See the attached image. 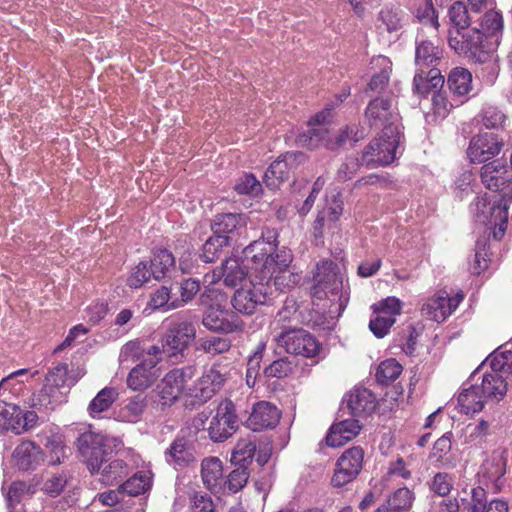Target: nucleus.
<instances>
[{
    "mask_svg": "<svg viewBox=\"0 0 512 512\" xmlns=\"http://www.w3.org/2000/svg\"><path fill=\"white\" fill-rule=\"evenodd\" d=\"M277 232L267 229L262 236L244 248L243 253L247 259H251L250 269L255 278L268 285L273 283L275 288L284 291L294 286L299 280L298 275L290 271L292 262L290 251L281 250L275 253L277 247Z\"/></svg>",
    "mask_w": 512,
    "mask_h": 512,
    "instance_id": "nucleus-1",
    "label": "nucleus"
},
{
    "mask_svg": "<svg viewBox=\"0 0 512 512\" xmlns=\"http://www.w3.org/2000/svg\"><path fill=\"white\" fill-rule=\"evenodd\" d=\"M162 359L159 346H141L139 342L126 343L120 352V361L129 362L139 360L140 363L129 372L127 386L134 391H144L152 386L159 377L157 364Z\"/></svg>",
    "mask_w": 512,
    "mask_h": 512,
    "instance_id": "nucleus-2",
    "label": "nucleus"
},
{
    "mask_svg": "<svg viewBox=\"0 0 512 512\" xmlns=\"http://www.w3.org/2000/svg\"><path fill=\"white\" fill-rule=\"evenodd\" d=\"M201 304L207 308L202 324L213 332L233 333L242 330L243 324L231 311L226 309V296L215 289H206L200 297Z\"/></svg>",
    "mask_w": 512,
    "mask_h": 512,
    "instance_id": "nucleus-3",
    "label": "nucleus"
},
{
    "mask_svg": "<svg viewBox=\"0 0 512 512\" xmlns=\"http://www.w3.org/2000/svg\"><path fill=\"white\" fill-rule=\"evenodd\" d=\"M312 280L311 295L314 301L327 299L328 302H338L342 294L350 295L349 289L344 287L338 265L331 260H321L316 264Z\"/></svg>",
    "mask_w": 512,
    "mask_h": 512,
    "instance_id": "nucleus-4",
    "label": "nucleus"
},
{
    "mask_svg": "<svg viewBox=\"0 0 512 512\" xmlns=\"http://www.w3.org/2000/svg\"><path fill=\"white\" fill-rule=\"evenodd\" d=\"M120 445L121 441L118 438L91 431L81 434L78 438L79 452L92 473L99 472Z\"/></svg>",
    "mask_w": 512,
    "mask_h": 512,
    "instance_id": "nucleus-5",
    "label": "nucleus"
},
{
    "mask_svg": "<svg viewBox=\"0 0 512 512\" xmlns=\"http://www.w3.org/2000/svg\"><path fill=\"white\" fill-rule=\"evenodd\" d=\"M68 366L58 364L46 376L45 384L38 394H33L29 404L35 408H48L64 402L65 394L70 387L68 383Z\"/></svg>",
    "mask_w": 512,
    "mask_h": 512,
    "instance_id": "nucleus-6",
    "label": "nucleus"
},
{
    "mask_svg": "<svg viewBox=\"0 0 512 512\" xmlns=\"http://www.w3.org/2000/svg\"><path fill=\"white\" fill-rule=\"evenodd\" d=\"M400 127L386 126V130L374 139L364 153V160L375 165L384 166L392 163L396 158L397 148L400 143Z\"/></svg>",
    "mask_w": 512,
    "mask_h": 512,
    "instance_id": "nucleus-7",
    "label": "nucleus"
},
{
    "mask_svg": "<svg viewBox=\"0 0 512 512\" xmlns=\"http://www.w3.org/2000/svg\"><path fill=\"white\" fill-rule=\"evenodd\" d=\"M486 39L478 27L449 30V46L459 55L481 62L485 56Z\"/></svg>",
    "mask_w": 512,
    "mask_h": 512,
    "instance_id": "nucleus-8",
    "label": "nucleus"
},
{
    "mask_svg": "<svg viewBox=\"0 0 512 512\" xmlns=\"http://www.w3.org/2000/svg\"><path fill=\"white\" fill-rule=\"evenodd\" d=\"M275 342L287 353L314 357L320 350L316 338L302 328H285L274 337Z\"/></svg>",
    "mask_w": 512,
    "mask_h": 512,
    "instance_id": "nucleus-9",
    "label": "nucleus"
},
{
    "mask_svg": "<svg viewBox=\"0 0 512 512\" xmlns=\"http://www.w3.org/2000/svg\"><path fill=\"white\" fill-rule=\"evenodd\" d=\"M270 293L267 284L261 280L255 283L250 277L248 282L235 291L231 304L239 313L252 315L258 306L266 303Z\"/></svg>",
    "mask_w": 512,
    "mask_h": 512,
    "instance_id": "nucleus-10",
    "label": "nucleus"
},
{
    "mask_svg": "<svg viewBox=\"0 0 512 512\" xmlns=\"http://www.w3.org/2000/svg\"><path fill=\"white\" fill-rule=\"evenodd\" d=\"M238 428V416L234 403L229 399L222 400L212 417L208 434L213 442H223L231 437Z\"/></svg>",
    "mask_w": 512,
    "mask_h": 512,
    "instance_id": "nucleus-11",
    "label": "nucleus"
},
{
    "mask_svg": "<svg viewBox=\"0 0 512 512\" xmlns=\"http://www.w3.org/2000/svg\"><path fill=\"white\" fill-rule=\"evenodd\" d=\"M196 337V329L193 323L188 320L172 321L167 328L161 352L168 356H175L182 353Z\"/></svg>",
    "mask_w": 512,
    "mask_h": 512,
    "instance_id": "nucleus-12",
    "label": "nucleus"
},
{
    "mask_svg": "<svg viewBox=\"0 0 512 512\" xmlns=\"http://www.w3.org/2000/svg\"><path fill=\"white\" fill-rule=\"evenodd\" d=\"M480 178L487 189L499 192L503 201L512 198V178L504 162L494 160L484 164L480 169Z\"/></svg>",
    "mask_w": 512,
    "mask_h": 512,
    "instance_id": "nucleus-13",
    "label": "nucleus"
},
{
    "mask_svg": "<svg viewBox=\"0 0 512 512\" xmlns=\"http://www.w3.org/2000/svg\"><path fill=\"white\" fill-rule=\"evenodd\" d=\"M220 365H212L204 370L202 376L187 392L194 403L203 404L210 400L224 385L226 373Z\"/></svg>",
    "mask_w": 512,
    "mask_h": 512,
    "instance_id": "nucleus-14",
    "label": "nucleus"
},
{
    "mask_svg": "<svg viewBox=\"0 0 512 512\" xmlns=\"http://www.w3.org/2000/svg\"><path fill=\"white\" fill-rule=\"evenodd\" d=\"M191 367L173 369L168 372L156 387L162 406H170L185 392L187 382L192 378Z\"/></svg>",
    "mask_w": 512,
    "mask_h": 512,
    "instance_id": "nucleus-15",
    "label": "nucleus"
},
{
    "mask_svg": "<svg viewBox=\"0 0 512 512\" xmlns=\"http://www.w3.org/2000/svg\"><path fill=\"white\" fill-rule=\"evenodd\" d=\"M507 202L491 203L486 196L477 197L473 204L475 216L479 222L494 224L498 226V231L494 232V237L500 239L506 229L508 213Z\"/></svg>",
    "mask_w": 512,
    "mask_h": 512,
    "instance_id": "nucleus-16",
    "label": "nucleus"
},
{
    "mask_svg": "<svg viewBox=\"0 0 512 512\" xmlns=\"http://www.w3.org/2000/svg\"><path fill=\"white\" fill-rule=\"evenodd\" d=\"M363 459L364 451L359 446L344 451L337 460L331 484L334 487H342L353 481L362 469Z\"/></svg>",
    "mask_w": 512,
    "mask_h": 512,
    "instance_id": "nucleus-17",
    "label": "nucleus"
},
{
    "mask_svg": "<svg viewBox=\"0 0 512 512\" xmlns=\"http://www.w3.org/2000/svg\"><path fill=\"white\" fill-rule=\"evenodd\" d=\"M325 302L320 304L322 300H313V309L309 312V323L321 330H330L334 327L336 319L342 314L348 304V296L342 294L338 298V302Z\"/></svg>",
    "mask_w": 512,
    "mask_h": 512,
    "instance_id": "nucleus-18",
    "label": "nucleus"
},
{
    "mask_svg": "<svg viewBox=\"0 0 512 512\" xmlns=\"http://www.w3.org/2000/svg\"><path fill=\"white\" fill-rule=\"evenodd\" d=\"M305 161L302 152H287L275 160L264 174V182L270 188H277L289 178L290 172Z\"/></svg>",
    "mask_w": 512,
    "mask_h": 512,
    "instance_id": "nucleus-19",
    "label": "nucleus"
},
{
    "mask_svg": "<svg viewBox=\"0 0 512 512\" xmlns=\"http://www.w3.org/2000/svg\"><path fill=\"white\" fill-rule=\"evenodd\" d=\"M463 298V294L450 297L447 292L440 291L422 305V315L430 320L442 322L453 313Z\"/></svg>",
    "mask_w": 512,
    "mask_h": 512,
    "instance_id": "nucleus-20",
    "label": "nucleus"
},
{
    "mask_svg": "<svg viewBox=\"0 0 512 512\" xmlns=\"http://www.w3.org/2000/svg\"><path fill=\"white\" fill-rule=\"evenodd\" d=\"M365 117L371 127H383V130H386V126L400 127L399 115L388 97H377L370 101Z\"/></svg>",
    "mask_w": 512,
    "mask_h": 512,
    "instance_id": "nucleus-21",
    "label": "nucleus"
},
{
    "mask_svg": "<svg viewBox=\"0 0 512 512\" xmlns=\"http://www.w3.org/2000/svg\"><path fill=\"white\" fill-rule=\"evenodd\" d=\"M503 145L498 135L485 132L472 138L467 153L472 162L481 163L499 154Z\"/></svg>",
    "mask_w": 512,
    "mask_h": 512,
    "instance_id": "nucleus-22",
    "label": "nucleus"
},
{
    "mask_svg": "<svg viewBox=\"0 0 512 512\" xmlns=\"http://www.w3.org/2000/svg\"><path fill=\"white\" fill-rule=\"evenodd\" d=\"M244 255V259L240 257H229L227 258L221 265V272L218 275V279L222 278L224 284L227 287L234 288L238 285H243L247 281L249 271L248 266L245 263L246 261H251V259H247Z\"/></svg>",
    "mask_w": 512,
    "mask_h": 512,
    "instance_id": "nucleus-23",
    "label": "nucleus"
},
{
    "mask_svg": "<svg viewBox=\"0 0 512 512\" xmlns=\"http://www.w3.org/2000/svg\"><path fill=\"white\" fill-rule=\"evenodd\" d=\"M12 459L14 465L22 471L35 470L43 461V452L31 441H23L16 446Z\"/></svg>",
    "mask_w": 512,
    "mask_h": 512,
    "instance_id": "nucleus-24",
    "label": "nucleus"
},
{
    "mask_svg": "<svg viewBox=\"0 0 512 512\" xmlns=\"http://www.w3.org/2000/svg\"><path fill=\"white\" fill-rule=\"evenodd\" d=\"M280 419L277 407L269 402L261 401L253 406V410L247 419V425L253 431L274 427Z\"/></svg>",
    "mask_w": 512,
    "mask_h": 512,
    "instance_id": "nucleus-25",
    "label": "nucleus"
},
{
    "mask_svg": "<svg viewBox=\"0 0 512 512\" xmlns=\"http://www.w3.org/2000/svg\"><path fill=\"white\" fill-rule=\"evenodd\" d=\"M166 460L170 464L187 466L195 461L193 442L185 435H178L165 452Z\"/></svg>",
    "mask_w": 512,
    "mask_h": 512,
    "instance_id": "nucleus-26",
    "label": "nucleus"
},
{
    "mask_svg": "<svg viewBox=\"0 0 512 512\" xmlns=\"http://www.w3.org/2000/svg\"><path fill=\"white\" fill-rule=\"evenodd\" d=\"M473 77L471 72L463 67L453 68L448 75V87L452 95L464 103L473 90Z\"/></svg>",
    "mask_w": 512,
    "mask_h": 512,
    "instance_id": "nucleus-27",
    "label": "nucleus"
},
{
    "mask_svg": "<svg viewBox=\"0 0 512 512\" xmlns=\"http://www.w3.org/2000/svg\"><path fill=\"white\" fill-rule=\"evenodd\" d=\"M361 426L358 420L346 419L331 426L326 443L330 447H340L354 439L360 432Z\"/></svg>",
    "mask_w": 512,
    "mask_h": 512,
    "instance_id": "nucleus-28",
    "label": "nucleus"
},
{
    "mask_svg": "<svg viewBox=\"0 0 512 512\" xmlns=\"http://www.w3.org/2000/svg\"><path fill=\"white\" fill-rule=\"evenodd\" d=\"M492 371L485 373L480 388L485 399L501 400L507 392V382L503 378L500 371L496 368L494 360H490Z\"/></svg>",
    "mask_w": 512,
    "mask_h": 512,
    "instance_id": "nucleus-29",
    "label": "nucleus"
},
{
    "mask_svg": "<svg viewBox=\"0 0 512 512\" xmlns=\"http://www.w3.org/2000/svg\"><path fill=\"white\" fill-rule=\"evenodd\" d=\"M347 405L353 416L362 417L375 410L376 399L369 389L355 388L349 395Z\"/></svg>",
    "mask_w": 512,
    "mask_h": 512,
    "instance_id": "nucleus-30",
    "label": "nucleus"
},
{
    "mask_svg": "<svg viewBox=\"0 0 512 512\" xmlns=\"http://www.w3.org/2000/svg\"><path fill=\"white\" fill-rule=\"evenodd\" d=\"M444 85V77L437 68L419 70L414 76V91L421 95L439 91Z\"/></svg>",
    "mask_w": 512,
    "mask_h": 512,
    "instance_id": "nucleus-31",
    "label": "nucleus"
},
{
    "mask_svg": "<svg viewBox=\"0 0 512 512\" xmlns=\"http://www.w3.org/2000/svg\"><path fill=\"white\" fill-rule=\"evenodd\" d=\"M247 225V216L240 213H222L215 215L211 229L214 234L225 235L240 230Z\"/></svg>",
    "mask_w": 512,
    "mask_h": 512,
    "instance_id": "nucleus-32",
    "label": "nucleus"
},
{
    "mask_svg": "<svg viewBox=\"0 0 512 512\" xmlns=\"http://www.w3.org/2000/svg\"><path fill=\"white\" fill-rule=\"evenodd\" d=\"M442 57V50L431 41L423 40L416 47L415 63L419 70L436 68L435 65Z\"/></svg>",
    "mask_w": 512,
    "mask_h": 512,
    "instance_id": "nucleus-33",
    "label": "nucleus"
},
{
    "mask_svg": "<svg viewBox=\"0 0 512 512\" xmlns=\"http://www.w3.org/2000/svg\"><path fill=\"white\" fill-rule=\"evenodd\" d=\"M147 397L141 394L128 398L119 410L118 417L127 423H137L147 409Z\"/></svg>",
    "mask_w": 512,
    "mask_h": 512,
    "instance_id": "nucleus-34",
    "label": "nucleus"
},
{
    "mask_svg": "<svg viewBox=\"0 0 512 512\" xmlns=\"http://www.w3.org/2000/svg\"><path fill=\"white\" fill-rule=\"evenodd\" d=\"M486 399L478 386L463 389L458 396V407L464 414H474L482 411Z\"/></svg>",
    "mask_w": 512,
    "mask_h": 512,
    "instance_id": "nucleus-35",
    "label": "nucleus"
},
{
    "mask_svg": "<svg viewBox=\"0 0 512 512\" xmlns=\"http://www.w3.org/2000/svg\"><path fill=\"white\" fill-rule=\"evenodd\" d=\"M201 477L209 490L217 488L223 480L222 461L213 456L204 458L201 462Z\"/></svg>",
    "mask_w": 512,
    "mask_h": 512,
    "instance_id": "nucleus-36",
    "label": "nucleus"
},
{
    "mask_svg": "<svg viewBox=\"0 0 512 512\" xmlns=\"http://www.w3.org/2000/svg\"><path fill=\"white\" fill-rule=\"evenodd\" d=\"M479 21L480 31H482L484 38L488 41L489 38H495V44H498L499 36L503 30V17L495 10L487 11L481 16Z\"/></svg>",
    "mask_w": 512,
    "mask_h": 512,
    "instance_id": "nucleus-37",
    "label": "nucleus"
},
{
    "mask_svg": "<svg viewBox=\"0 0 512 512\" xmlns=\"http://www.w3.org/2000/svg\"><path fill=\"white\" fill-rule=\"evenodd\" d=\"M175 267V257L167 249H158L154 251L151 259L150 269L154 279L160 280Z\"/></svg>",
    "mask_w": 512,
    "mask_h": 512,
    "instance_id": "nucleus-38",
    "label": "nucleus"
},
{
    "mask_svg": "<svg viewBox=\"0 0 512 512\" xmlns=\"http://www.w3.org/2000/svg\"><path fill=\"white\" fill-rule=\"evenodd\" d=\"M477 13L469 12L465 4L461 1L455 2L448 11V16L452 28L450 30H465L469 28L474 21Z\"/></svg>",
    "mask_w": 512,
    "mask_h": 512,
    "instance_id": "nucleus-39",
    "label": "nucleus"
},
{
    "mask_svg": "<svg viewBox=\"0 0 512 512\" xmlns=\"http://www.w3.org/2000/svg\"><path fill=\"white\" fill-rule=\"evenodd\" d=\"M256 452V444L250 438L239 439L231 455L235 465L246 466L251 463Z\"/></svg>",
    "mask_w": 512,
    "mask_h": 512,
    "instance_id": "nucleus-40",
    "label": "nucleus"
},
{
    "mask_svg": "<svg viewBox=\"0 0 512 512\" xmlns=\"http://www.w3.org/2000/svg\"><path fill=\"white\" fill-rule=\"evenodd\" d=\"M461 104L454 96L448 99L447 93L441 89L432 94V112L436 118H446L454 107Z\"/></svg>",
    "mask_w": 512,
    "mask_h": 512,
    "instance_id": "nucleus-41",
    "label": "nucleus"
},
{
    "mask_svg": "<svg viewBox=\"0 0 512 512\" xmlns=\"http://www.w3.org/2000/svg\"><path fill=\"white\" fill-rule=\"evenodd\" d=\"M228 245V236L213 233V236L209 237L204 243L200 257L204 262L211 263L220 256L222 249Z\"/></svg>",
    "mask_w": 512,
    "mask_h": 512,
    "instance_id": "nucleus-42",
    "label": "nucleus"
},
{
    "mask_svg": "<svg viewBox=\"0 0 512 512\" xmlns=\"http://www.w3.org/2000/svg\"><path fill=\"white\" fill-rule=\"evenodd\" d=\"M299 143L309 148H317L320 145L333 148L331 139L329 137V131L324 126H318L316 128H310L307 133H304L298 138Z\"/></svg>",
    "mask_w": 512,
    "mask_h": 512,
    "instance_id": "nucleus-43",
    "label": "nucleus"
},
{
    "mask_svg": "<svg viewBox=\"0 0 512 512\" xmlns=\"http://www.w3.org/2000/svg\"><path fill=\"white\" fill-rule=\"evenodd\" d=\"M128 465L121 459H114L104 464L98 473L101 474L100 481L104 484H112L127 476Z\"/></svg>",
    "mask_w": 512,
    "mask_h": 512,
    "instance_id": "nucleus-44",
    "label": "nucleus"
},
{
    "mask_svg": "<svg viewBox=\"0 0 512 512\" xmlns=\"http://www.w3.org/2000/svg\"><path fill=\"white\" fill-rule=\"evenodd\" d=\"M117 398V392L114 388L105 387L92 399L88 411L92 417L108 410Z\"/></svg>",
    "mask_w": 512,
    "mask_h": 512,
    "instance_id": "nucleus-45",
    "label": "nucleus"
},
{
    "mask_svg": "<svg viewBox=\"0 0 512 512\" xmlns=\"http://www.w3.org/2000/svg\"><path fill=\"white\" fill-rule=\"evenodd\" d=\"M376 65L381 66L380 73L375 74L369 82V89L376 93H382L389 81V74L392 70V63L385 56H378L374 59Z\"/></svg>",
    "mask_w": 512,
    "mask_h": 512,
    "instance_id": "nucleus-46",
    "label": "nucleus"
},
{
    "mask_svg": "<svg viewBox=\"0 0 512 512\" xmlns=\"http://www.w3.org/2000/svg\"><path fill=\"white\" fill-rule=\"evenodd\" d=\"M151 487V477L148 472H139L129 478L121 489L124 493L131 496H137L146 492Z\"/></svg>",
    "mask_w": 512,
    "mask_h": 512,
    "instance_id": "nucleus-47",
    "label": "nucleus"
},
{
    "mask_svg": "<svg viewBox=\"0 0 512 512\" xmlns=\"http://www.w3.org/2000/svg\"><path fill=\"white\" fill-rule=\"evenodd\" d=\"M401 364L395 359H387L381 362L376 372L377 381L387 384L396 380L402 373Z\"/></svg>",
    "mask_w": 512,
    "mask_h": 512,
    "instance_id": "nucleus-48",
    "label": "nucleus"
},
{
    "mask_svg": "<svg viewBox=\"0 0 512 512\" xmlns=\"http://www.w3.org/2000/svg\"><path fill=\"white\" fill-rule=\"evenodd\" d=\"M412 493L408 488H400L391 495L385 505L392 512L408 511L412 506Z\"/></svg>",
    "mask_w": 512,
    "mask_h": 512,
    "instance_id": "nucleus-49",
    "label": "nucleus"
},
{
    "mask_svg": "<svg viewBox=\"0 0 512 512\" xmlns=\"http://www.w3.org/2000/svg\"><path fill=\"white\" fill-rule=\"evenodd\" d=\"M265 348L266 344L264 342H260L253 355L247 362L246 384L249 388H253L256 384V379L260 370V362L262 360Z\"/></svg>",
    "mask_w": 512,
    "mask_h": 512,
    "instance_id": "nucleus-50",
    "label": "nucleus"
},
{
    "mask_svg": "<svg viewBox=\"0 0 512 512\" xmlns=\"http://www.w3.org/2000/svg\"><path fill=\"white\" fill-rule=\"evenodd\" d=\"M19 406L8 403L5 400L0 402V431L11 430L15 433L16 418L18 417Z\"/></svg>",
    "mask_w": 512,
    "mask_h": 512,
    "instance_id": "nucleus-51",
    "label": "nucleus"
},
{
    "mask_svg": "<svg viewBox=\"0 0 512 512\" xmlns=\"http://www.w3.org/2000/svg\"><path fill=\"white\" fill-rule=\"evenodd\" d=\"M151 276H153L152 271L150 267H148L147 262H139L131 269L127 278V285L134 289L140 288L149 281Z\"/></svg>",
    "mask_w": 512,
    "mask_h": 512,
    "instance_id": "nucleus-52",
    "label": "nucleus"
},
{
    "mask_svg": "<svg viewBox=\"0 0 512 512\" xmlns=\"http://www.w3.org/2000/svg\"><path fill=\"white\" fill-rule=\"evenodd\" d=\"M199 290H200V283L198 280L189 278V279L182 281V283L180 285L181 299L180 300L175 299V300L171 301L170 307L178 308V307L182 306L184 303L191 301L196 296V294L199 292Z\"/></svg>",
    "mask_w": 512,
    "mask_h": 512,
    "instance_id": "nucleus-53",
    "label": "nucleus"
},
{
    "mask_svg": "<svg viewBox=\"0 0 512 512\" xmlns=\"http://www.w3.org/2000/svg\"><path fill=\"white\" fill-rule=\"evenodd\" d=\"M373 313L374 317L370 320L369 328L377 338H382L388 333L396 319L391 316H384L378 312L373 311Z\"/></svg>",
    "mask_w": 512,
    "mask_h": 512,
    "instance_id": "nucleus-54",
    "label": "nucleus"
},
{
    "mask_svg": "<svg viewBox=\"0 0 512 512\" xmlns=\"http://www.w3.org/2000/svg\"><path fill=\"white\" fill-rule=\"evenodd\" d=\"M200 347L206 353L217 355L227 352L231 347V342L223 337H210L201 339Z\"/></svg>",
    "mask_w": 512,
    "mask_h": 512,
    "instance_id": "nucleus-55",
    "label": "nucleus"
},
{
    "mask_svg": "<svg viewBox=\"0 0 512 512\" xmlns=\"http://www.w3.org/2000/svg\"><path fill=\"white\" fill-rule=\"evenodd\" d=\"M374 312H378L384 316L396 317L401 313L402 303L396 297H387L372 306Z\"/></svg>",
    "mask_w": 512,
    "mask_h": 512,
    "instance_id": "nucleus-56",
    "label": "nucleus"
},
{
    "mask_svg": "<svg viewBox=\"0 0 512 512\" xmlns=\"http://www.w3.org/2000/svg\"><path fill=\"white\" fill-rule=\"evenodd\" d=\"M505 119V114L497 107L489 106L483 110L482 122L488 129H497L502 127Z\"/></svg>",
    "mask_w": 512,
    "mask_h": 512,
    "instance_id": "nucleus-57",
    "label": "nucleus"
},
{
    "mask_svg": "<svg viewBox=\"0 0 512 512\" xmlns=\"http://www.w3.org/2000/svg\"><path fill=\"white\" fill-rule=\"evenodd\" d=\"M292 371L291 362L287 358L273 361L264 369V375L268 378H284Z\"/></svg>",
    "mask_w": 512,
    "mask_h": 512,
    "instance_id": "nucleus-58",
    "label": "nucleus"
},
{
    "mask_svg": "<svg viewBox=\"0 0 512 512\" xmlns=\"http://www.w3.org/2000/svg\"><path fill=\"white\" fill-rule=\"evenodd\" d=\"M249 472L246 466H239L234 469L229 475L227 480L228 488L231 492L236 493L241 490L247 483Z\"/></svg>",
    "mask_w": 512,
    "mask_h": 512,
    "instance_id": "nucleus-59",
    "label": "nucleus"
},
{
    "mask_svg": "<svg viewBox=\"0 0 512 512\" xmlns=\"http://www.w3.org/2000/svg\"><path fill=\"white\" fill-rule=\"evenodd\" d=\"M453 478L447 473H437L431 483V490L439 495L446 496L453 488Z\"/></svg>",
    "mask_w": 512,
    "mask_h": 512,
    "instance_id": "nucleus-60",
    "label": "nucleus"
},
{
    "mask_svg": "<svg viewBox=\"0 0 512 512\" xmlns=\"http://www.w3.org/2000/svg\"><path fill=\"white\" fill-rule=\"evenodd\" d=\"M235 190L239 194L258 195L261 192V184L252 174H247L238 180Z\"/></svg>",
    "mask_w": 512,
    "mask_h": 512,
    "instance_id": "nucleus-61",
    "label": "nucleus"
},
{
    "mask_svg": "<svg viewBox=\"0 0 512 512\" xmlns=\"http://www.w3.org/2000/svg\"><path fill=\"white\" fill-rule=\"evenodd\" d=\"M38 422V415L34 411L23 412L19 408L18 417L16 418L15 434H21L36 426Z\"/></svg>",
    "mask_w": 512,
    "mask_h": 512,
    "instance_id": "nucleus-62",
    "label": "nucleus"
},
{
    "mask_svg": "<svg viewBox=\"0 0 512 512\" xmlns=\"http://www.w3.org/2000/svg\"><path fill=\"white\" fill-rule=\"evenodd\" d=\"M65 485H66L65 476L54 475L45 481L42 490L46 494H48L52 497H56L63 491V488L65 487Z\"/></svg>",
    "mask_w": 512,
    "mask_h": 512,
    "instance_id": "nucleus-63",
    "label": "nucleus"
},
{
    "mask_svg": "<svg viewBox=\"0 0 512 512\" xmlns=\"http://www.w3.org/2000/svg\"><path fill=\"white\" fill-rule=\"evenodd\" d=\"M170 299V290L166 286H162L159 289H157L150 298L149 306L152 309H158L163 306H167L168 309H172L170 307L171 302H169Z\"/></svg>",
    "mask_w": 512,
    "mask_h": 512,
    "instance_id": "nucleus-64",
    "label": "nucleus"
}]
</instances>
